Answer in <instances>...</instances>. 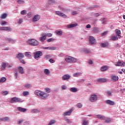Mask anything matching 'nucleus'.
Wrapping results in <instances>:
<instances>
[{"label":"nucleus","mask_w":125,"mask_h":125,"mask_svg":"<svg viewBox=\"0 0 125 125\" xmlns=\"http://www.w3.org/2000/svg\"><path fill=\"white\" fill-rule=\"evenodd\" d=\"M64 60L67 63H76L78 59L70 56H66L64 57Z\"/></svg>","instance_id":"obj_1"},{"label":"nucleus","mask_w":125,"mask_h":125,"mask_svg":"<svg viewBox=\"0 0 125 125\" xmlns=\"http://www.w3.org/2000/svg\"><path fill=\"white\" fill-rule=\"evenodd\" d=\"M26 43L29 44V45H32L33 46H38V45H39V42L34 39L27 40Z\"/></svg>","instance_id":"obj_2"},{"label":"nucleus","mask_w":125,"mask_h":125,"mask_svg":"<svg viewBox=\"0 0 125 125\" xmlns=\"http://www.w3.org/2000/svg\"><path fill=\"white\" fill-rule=\"evenodd\" d=\"M9 102L10 103L13 104L15 103L24 102V100L19 98L14 97L10 99Z\"/></svg>","instance_id":"obj_3"},{"label":"nucleus","mask_w":125,"mask_h":125,"mask_svg":"<svg viewBox=\"0 0 125 125\" xmlns=\"http://www.w3.org/2000/svg\"><path fill=\"white\" fill-rule=\"evenodd\" d=\"M97 99L98 98L97 97V95L95 94H92L90 95L89 98V100L90 102H95V101H97Z\"/></svg>","instance_id":"obj_4"},{"label":"nucleus","mask_w":125,"mask_h":125,"mask_svg":"<svg viewBox=\"0 0 125 125\" xmlns=\"http://www.w3.org/2000/svg\"><path fill=\"white\" fill-rule=\"evenodd\" d=\"M42 56V52L41 51H39L34 53V58L38 59V58H41Z\"/></svg>","instance_id":"obj_5"},{"label":"nucleus","mask_w":125,"mask_h":125,"mask_svg":"<svg viewBox=\"0 0 125 125\" xmlns=\"http://www.w3.org/2000/svg\"><path fill=\"white\" fill-rule=\"evenodd\" d=\"M89 42L90 44H96V40L94 37L90 36L89 38Z\"/></svg>","instance_id":"obj_6"},{"label":"nucleus","mask_w":125,"mask_h":125,"mask_svg":"<svg viewBox=\"0 0 125 125\" xmlns=\"http://www.w3.org/2000/svg\"><path fill=\"white\" fill-rule=\"evenodd\" d=\"M46 40V36H45V33H43L41 35V37L39 38V41L41 42H43Z\"/></svg>","instance_id":"obj_7"},{"label":"nucleus","mask_w":125,"mask_h":125,"mask_svg":"<svg viewBox=\"0 0 125 125\" xmlns=\"http://www.w3.org/2000/svg\"><path fill=\"white\" fill-rule=\"evenodd\" d=\"M48 96V94H47L46 93H44V92L42 91L41 94H40V97H41V98L42 99H46Z\"/></svg>","instance_id":"obj_8"},{"label":"nucleus","mask_w":125,"mask_h":125,"mask_svg":"<svg viewBox=\"0 0 125 125\" xmlns=\"http://www.w3.org/2000/svg\"><path fill=\"white\" fill-rule=\"evenodd\" d=\"M71 78V75L69 74H65L62 77V81H67L68 80H70Z\"/></svg>","instance_id":"obj_9"},{"label":"nucleus","mask_w":125,"mask_h":125,"mask_svg":"<svg viewBox=\"0 0 125 125\" xmlns=\"http://www.w3.org/2000/svg\"><path fill=\"white\" fill-rule=\"evenodd\" d=\"M41 19V16L39 15H36L34 16V17L32 18V21L33 22H37V21H39Z\"/></svg>","instance_id":"obj_10"},{"label":"nucleus","mask_w":125,"mask_h":125,"mask_svg":"<svg viewBox=\"0 0 125 125\" xmlns=\"http://www.w3.org/2000/svg\"><path fill=\"white\" fill-rule=\"evenodd\" d=\"M125 62L123 61H119L118 62H116L114 64L115 66H117L119 67H123L125 66Z\"/></svg>","instance_id":"obj_11"},{"label":"nucleus","mask_w":125,"mask_h":125,"mask_svg":"<svg viewBox=\"0 0 125 125\" xmlns=\"http://www.w3.org/2000/svg\"><path fill=\"white\" fill-rule=\"evenodd\" d=\"M56 14L57 15H58V16H61V17H63V18H66L67 17V16L66 15L64 14L63 13H61V12L59 11H56Z\"/></svg>","instance_id":"obj_12"},{"label":"nucleus","mask_w":125,"mask_h":125,"mask_svg":"<svg viewBox=\"0 0 125 125\" xmlns=\"http://www.w3.org/2000/svg\"><path fill=\"white\" fill-rule=\"evenodd\" d=\"M105 103L107 105H110V106H113V105H115V102L110 100L105 101Z\"/></svg>","instance_id":"obj_13"},{"label":"nucleus","mask_w":125,"mask_h":125,"mask_svg":"<svg viewBox=\"0 0 125 125\" xmlns=\"http://www.w3.org/2000/svg\"><path fill=\"white\" fill-rule=\"evenodd\" d=\"M0 30L1 31H7V32H10V31H11V28H10V27H0Z\"/></svg>","instance_id":"obj_14"},{"label":"nucleus","mask_w":125,"mask_h":125,"mask_svg":"<svg viewBox=\"0 0 125 125\" xmlns=\"http://www.w3.org/2000/svg\"><path fill=\"white\" fill-rule=\"evenodd\" d=\"M77 26H78V23H70L66 25V28H67V29H71V28H74V27H77Z\"/></svg>","instance_id":"obj_15"},{"label":"nucleus","mask_w":125,"mask_h":125,"mask_svg":"<svg viewBox=\"0 0 125 125\" xmlns=\"http://www.w3.org/2000/svg\"><path fill=\"white\" fill-rule=\"evenodd\" d=\"M17 109L18 111L19 112H21L22 113H25V112H27V111H28L27 108H24L21 107H18Z\"/></svg>","instance_id":"obj_16"},{"label":"nucleus","mask_w":125,"mask_h":125,"mask_svg":"<svg viewBox=\"0 0 125 125\" xmlns=\"http://www.w3.org/2000/svg\"><path fill=\"white\" fill-rule=\"evenodd\" d=\"M16 58L19 59V60H21L22 58H24V54L22 53H19L16 55Z\"/></svg>","instance_id":"obj_17"},{"label":"nucleus","mask_w":125,"mask_h":125,"mask_svg":"<svg viewBox=\"0 0 125 125\" xmlns=\"http://www.w3.org/2000/svg\"><path fill=\"white\" fill-rule=\"evenodd\" d=\"M72 112H73V110L70 109L67 112H63L62 114V116L63 117H65L66 116H70L71 114H72Z\"/></svg>","instance_id":"obj_18"},{"label":"nucleus","mask_w":125,"mask_h":125,"mask_svg":"<svg viewBox=\"0 0 125 125\" xmlns=\"http://www.w3.org/2000/svg\"><path fill=\"white\" fill-rule=\"evenodd\" d=\"M111 80L113 82H117V81H119V77L116 75H112L111 76Z\"/></svg>","instance_id":"obj_19"},{"label":"nucleus","mask_w":125,"mask_h":125,"mask_svg":"<svg viewBox=\"0 0 125 125\" xmlns=\"http://www.w3.org/2000/svg\"><path fill=\"white\" fill-rule=\"evenodd\" d=\"M115 32L117 35V36L118 37L119 39H121V38H122V36H121V30H119V29H116L115 30Z\"/></svg>","instance_id":"obj_20"},{"label":"nucleus","mask_w":125,"mask_h":125,"mask_svg":"<svg viewBox=\"0 0 125 125\" xmlns=\"http://www.w3.org/2000/svg\"><path fill=\"white\" fill-rule=\"evenodd\" d=\"M108 69H109V66L107 65L103 66L101 67L100 70L101 71V72H104L106 70H108Z\"/></svg>","instance_id":"obj_21"},{"label":"nucleus","mask_w":125,"mask_h":125,"mask_svg":"<svg viewBox=\"0 0 125 125\" xmlns=\"http://www.w3.org/2000/svg\"><path fill=\"white\" fill-rule=\"evenodd\" d=\"M5 41L9 42H11L13 44L15 43V40L11 39V38H5Z\"/></svg>","instance_id":"obj_22"},{"label":"nucleus","mask_w":125,"mask_h":125,"mask_svg":"<svg viewBox=\"0 0 125 125\" xmlns=\"http://www.w3.org/2000/svg\"><path fill=\"white\" fill-rule=\"evenodd\" d=\"M18 70L20 73V74H21L22 75V74H24V68L22 66H20L18 67Z\"/></svg>","instance_id":"obj_23"},{"label":"nucleus","mask_w":125,"mask_h":125,"mask_svg":"<svg viewBox=\"0 0 125 125\" xmlns=\"http://www.w3.org/2000/svg\"><path fill=\"white\" fill-rule=\"evenodd\" d=\"M98 83H106L107 80L104 78H100L97 80Z\"/></svg>","instance_id":"obj_24"},{"label":"nucleus","mask_w":125,"mask_h":125,"mask_svg":"<svg viewBox=\"0 0 125 125\" xmlns=\"http://www.w3.org/2000/svg\"><path fill=\"white\" fill-rule=\"evenodd\" d=\"M96 117L100 120H106V117L100 114L96 115Z\"/></svg>","instance_id":"obj_25"},{"label":"nucleus","mask_w":125,"mask_h":125,"mask_svg":"<svg viewBox=\"0 0 125 125\" xmlns=\"http://www.w3.org/2000/svg\"><path fill=\"white\" fill-rule=\"evenodd\" d=\"M101 47H106L107 46H108V45H109V43H108L107 42H104L103 43H101L100 44Z\"/></svg>","instance_id":"obj_26"},{"label":"nucleus","mask_w":125,"mask_h":125,"mask_svg":"<svg viewBox=\"0 0 125 125\" xmlns=\"http://www.w3.org/2000/svg\"><path fill=\"white\" fill-rule=\"evenodd\" d=\"M89 122H88V120L86 119H84L82 121V125H89Z\"/></svg>","instance_id":"obj_27"},{"label":"nucleus","mask_w":125,"mask_h":125,"mask_svg":"<svg viewBox=\"0 0 125 125\" xmlns=\"http://www.w3.org/2000/svg\"><path fill=\"white\" fill-rule=\"evenodd\" d=\"M42 93V91L39 90H36L34 92V94L35 95H37V96H40L41 94Z\"/></svg>","instance_id":"obj_28"},{"label":"nucleus","mask_w":125,"mask_h":125,"mask_svg":"<svg viewBox=\"0 0 125 125\" xmlns=\"http://www.w3.org/2000/svg\"><path fill=\"white\" fill-rule=\"evenodd\" d=\"M92 32L95 34H97L99 32V28L98 27H94Z\"/></svg>","instance_id":"obj_29"},{"label":"nucleus","mask_w":125,"mask_h":125,"mask_svg":"<svg viewBox=\"0 0 125 125\" xmlns=\"http://www.w3.org/2000/svg\"><path fill=\"white\" fill-rule=\"evenodd\" d=\"M43 49H50V50H55L56 48L55 47H44Z\"/></svg>","instance_id":"obj_30"},{"label":"nucleus","mask_w":125,"mask_h":125,"mask_svg":"<svg viewBox=\"0 0 125 125\" xmlns=\"http://www.w3.org/2000/svg\"><path fill=\"white\" fill-rule=\"evenodd\" d=\"M83 74V72H76L73 74V77H75V78H78V77L81 76Z\"/></svg>","instance_id":"obj_31"},{"label":"nucleus","mask_w":125,"mask_h":125,"mask_svg":"<svg viewBox=\"0 0 125 125\" xmlns=\"http://www.w3.org/2000/svg\"><path fill=\"white\" fill-rule=\"evenodd\" d=\"M69 91H71V92H77V91H78V88L76 87H71L69 89Z\"/></svg>","instance_id":"obj_32"},{"label":"nucleus","mask_w":125,"mask_h":125,"mask_svg":"<svg viewBox=\"0 0 125 125\" xmlns=\"http://www.w3.org/2000/svg\"><path fill=\"white\" fill-rule=\"evenodd\" d=\"M7 16V14H6V13H4L0 16V18L1 19H5Z\"/></svg>","instance_id":"obj_33"},{"label":"nucleus","mask_w":125,"mask_h":125,"mask_svg":"<svg viewBox=\"0 0 125 125\" xmlns=\"http://www.w3.org/2000/svg\"><path fill=\"white\" fill-rule=\"evenodd\" d=\"M49 70L47 69H45L44 70V74H45V75H46L47 76L49 75Z\"/></svg>","instance_id":"obj_34"},{"label":"nucleus","mask_w":125,"mask_h":125,"mask_svg":"<svg viewBox=\"0 0 125 125\" xmlns=\"http://www.w3.org/2000/svg\"><path fill=\"white\" fill-rule=\"evenodd\" d=\"M24 86L25 88H26V89H28V88H30V87H31V84H29V83L25 84L24 85Z\"/></svg>","instance_id":"obj_35"},{"label":"nucleus","mask_w":125,"mask_h":125,"mask_svg":"<svg viewBox=\"0 0 125 125\" xmlns=\"http://www.w3.org/2000/svg\"><path fill=\"white\" fill-rule=\"evenodd\" d=\"M56 123V121L55 120H50V121L49 122V124H48V125H54V124Z\"/></svg>","instance_id":"obj_36"},{"label":"nucleus","mask_w":125,"mask_h":125,"mask_svg":"<svg viewBox=\"0 0 125 125\" xmlns=\"http://www.w3.org/2000/svg\"><path fill=\"white\" fill-rule=\"evenodd\" d=\"M17 2L19 4H23L25 3V1L23 0H17Z\"/></svg>","instance_id":"obj_37"},{"label":"nucleus","mask_w":125,"mask_h":125,"mask_svg":"<svg viewBox=\"0 0 125 125\" xmlns=\"http://www.w3.org/2000/svg\"><path fill=\"white\" fill-rule=\"evenodd\" d=\"M20 13L21 15H26L27 14V11L26 10H22Z\"/></svg>","instance_id":"obj_38"},{"label":"nucleus","mask_w":125,"mask_h":125,"mask_svg":"<svg viewBox=\"0 0 125 125\" xmlns=\"http://www.w3.org/2000/svg\"><path fill=\"white\" fill-rule=\"evenodd\" d=\"M111 121H112V119L110 118H107L105 120V123L106 124H109V123H110V122H111Z\"/></svg>","instance_id":"obj_39"},{"label":"nucleus","mask_w":125,"mask_h":125,"mask_svg":"<svg viewBox=\"0 0 125 125\" xmlns=\"http://www.w3.org/2000/svg\"><path fill=\"white\" fill-rule=\"evenodd\" d=\"M5 81H6V78H5V77H2L0 79V83H4Z\"/></svg>","instance_id":"obj_40"},{"label":"nucleus","mask_w":125,"mask_h":125,"mask_svg":"<svg viewBox=\"0 0 125 125\" xmlns=\"http://www.w3.org/2000/svg\"><path fill=\"white\" fill-rule=\"evenodd\" d=\"M14 77H15L16 80H17L18 79V77H19L18 72H17V71H15L14 72Z\"/></svg>","instance_id":"obj_41"},{"label":"nucleus","mask_w":125,"mask_h":125,"mask_svg":"<svg viewBox=\"0 0 125 125\" xmlns=\"http://www.w3.org/2000/svg\"><path fill=\"white\" fill-rule=\"evenodd\" d=\"M6 66H7V64L5 62H2V66H1L2 70H4V69H5V67H6Z\"/></svg>","instance_id":"obj_42"},{"label":"nucleus","mask_w":125,"mask_h":125,"mask_svg":"<svg viewBox=\"0 0 125 125\" xmlns=\"http://www.w3.org/2000/svg\"><path fill=\"white\" fill-rule=\"evenodd\" d=\"M24 55L26 57H30L31 56V53L29 52H26L24 53Z\"/></svg>","instance_id":"obj_43"},{"label":"nucleus","mask_w":125,"mask_h":125,"mask_svg":"<svg viewBox=\"0 0 125 125\" xmlns=\"http://www.w3.org/2000/svg\"><path fill=\"white\" fill-rule=\"evenodd\" d=\"M55 41V39L50 38L47 40V42H54Z\"/></svg>","instance_id":"obj_44"},{"label":"nucleus","mask_w":125,"mask_h":125,"mask_svg":"<svg viewBox=\"0 0 125 125\" xmlns=\"http://www.w3.org/2000/svg\"><path fill=\"white\" fill-rule=\"evenodd\" d=\"M29 93L28 91H23L22 94L23 96H28V95H29Z\"/></svg>","instance_id":"obj_45"},{"label":"nucleus","mask_w":125,"mask_h":125,"mask_svg":"<svg viewBox=\"0 0 125 125\" xmlns=\"http://www.w3.org/2000/svg\"><path fill=\"white\" fill-rule=\"evenodd\" d=\"M117 40H119V37L116 36H112V40L113 41H117Z\"/></svg>","instance_id":"obj_46"},{"label":"nucleus","mask_w":125,"mask_h":125,"mask_svg":"<svg viewBox=\"0 0 125 125\" xmlns=\"http://www.w3.org/2000/svg\"><path fill=\"white\" fill-rule=\"evenodd\" d=\"M105 93L107 95H108V96H112V92L110 91H106Z\"/></svg>","instance_id":"obj_47"},{"label":"nucleus","mask_w":125,"mask_h":125,"mask_svg":"<svg viewBox=\"0 0 125 125\" xmlns=\"http://www.w3.org/2000/svg\"><path fill=\"white\" fill-rule=\"evenodd\" d=\"M83 51H84L85 53L87 54L90 53V51L89 50V49H83Z\"/></svg>","instance_id":"obj_48"},{"label":"nucleus","mask_w":125,"mask_h":125,"mask_svg":"<svg viewBox=\"0 0 125 125\" xmlns=\"http://www.w3.org/2000/svg\"><path fill=\"white\" fill-rule=\"evenodd\" d=\"M2 95H7L8 92L7 91H4L1 92Z\"/></svg>","instance_id":"obj_49"},{"label":"nucleus","mask_w":125,"mask_h":125,"mask_svg":"<svg viewBox=\"0 0 125 125\" xmlns=\"http://www.w3.org/2000/svg\"><path fill=\"white\" fill-rule=\"evenodd\" d=\"M45 59H46V60H47V59L50 58V57H51V55H46L44 56Z\"/></svg>","instance_id":"obj_50"},{"label":"nucleus","mask_w":125,"mask_h":125,"mask_svg":"<svg viewBox=\"0 0 125 125\" xmlns=\"http://www.w3.org/2000/svg\"><path fill=\"white\" fill-rule=\"evenodd\" d=\"M56 34H57V35H58L59 36H62V31L61 30L58 31L56 32Z\"/></svg>","instance_id":"obj_51"},{"label":"nucleus","mask_w":125,"mask_h":125,"mask_svg":"<svg viewBox=\"0 0 125 125\" xmlns=\"http://www.w3.org/2000/svg\"><path fill=\"white\" fill-rule=\"evenodd\" d=\"M65 121L66 122L67 124H72V123H73L68 119H65Z\"/></svg>","instance_id":"obj_52"},{"label":"nucleus","mask_w":125,"mask_h":125,"mask_svg":"<svg viewBox=\"0 0 125 125\" xmlns=\"http://www.w3.org/2000/svg\"><path fill=\"white\" fill-rule=\"evenodd\" d=\"M77 106L78 107V108H82L83 107V104L81 103H78L77 104Z\"/></svg>","instance_id":"obj_53"},{"label":"nucleus","mask_w":125,"mask_h":125,"mask_svg":"<svg viewBox=\"0 0 125 125\" xmlns=\"http://www.w3.org/2000/svg\"><path fill=\"white\" fill-rule=\"evenodd\" d=\"M45 90L47 93H50V89L49 88H45Z\"/></svg>","instance_id":"obj_54"},{"label":"nucleus","mask_w":125,"mask_h":125,"mask_svg":"<svg viewBox=\"0 0 125 125\" xmlns=\"http://www.w3.org/2000/svg\"><path fill=\"white\" fill-rule=\"evenodd\" d=\"M61 88L62 90H66V89H67V86H66L65 85H62Z\"/></svg>","instance_id":"obj_55"},{"label":"nucleus","mask_w":125,"mask_h":125,"mask_svg":"<svg viewBox=\"0 0 125 125\" xmlns=\"http://www.w3.org/2000/svg\"><path fill=\"white\" fill-rule=\"evenodd\" d=\"M45 35L46 37H52V34L51 33H45Z\"/></svg>","instance_id":"obj_56"},{"label":"nucleus","mask_w":125,"mask_h":125,"mask_svg":"<svg viewBox=\"0 0 125 125\" xmlns=\"http://www.w3.org/2000/svg\"><path fill=\"white\" fill-rule=\"evenodd\" d=\"M49 1L51 4H54L55 3V0H49Z\"/></svg>","instance_id":"obj_57"},{"label":"nucleus","mask_w":125,"mask_h":125,"mask_svg":"<svg viewBox=\"0 0 125 125\" xmlns=\"http://www.w3.org/2000/svg\"><path fill=\"white\" fill-rule=\"evenodd\" d=\"M23 122H24V120L23 119H21V120H19L17 124L18 125H21V124H22V123H23Z\"/></svg>","instance_id":"obj_58"},{"label":"nucleus","mask_w":125,"mask_h":125,"mask_svg":"<svg viewBox=\"0 0 125 125\" xmlns=\"http://www.w3.org/2000/svg\"><path fill=\"white\" fill-rule=\"evenodd\" d=\"M23 22V19H19V21L18 22V23L20 24H22V23Z\"/></svg>","instance_id":"obj_59"},{"label":"nucleus","mask_w":125,"mask_h":125,"mask_svg":"<svg viewBox=\"0 0 125 125\" xmlns=\"http://www.w3.org/2000/svg\"><path fill=\"white\" fill-rule=\"evenodd\" d=\"M27 16L28 17V18H31V16H32V13L29 12L27 14Z\"/></svg>","instance_id":"obj_60"},{"label":"nucleus","mask_w":125,"mask_h":125,"mask_svg":"<svg viewBox=\"0 0 125 125\" xmlns=\"http://www.w3.org/2000/svg\"><path fill=\"white\" fill-rule=\"evenodd\" d=\"M31 113H37L38 112V110L34 109H32L31 110Z\"/></svg>","instance_id":"obj_61"},{"label":"nucleus","mask_w":125,"mask_h":125,"mask_svg":"<svg viewBox=\"0 0 125 125\" xmlns=\"http://www.w3.org/2000/svg\"><path fill=\"white\" fill-rule=\"evenodd\" d=\"M107 33H108V31H104L103 33H102V36H106V35H107Z\"/></svg>","instance_id":"obj_62"},{"label":"nucleus","mask_w":125,"mask_h":125,"mask_svg":"<svg viewBox=\"0 0 125 125\" xmlns=\"http://www.w3.org/2000/svg\"><path fill=\"white\" fill-rule=\"evenodd\" d=\"M3 121H6L8 122V121H9V118L5 117L3 119Z\"/></svg>","instance_id":"obj_63"},{"label":"nucleus","mask_w":125,"mask_h":125,"mask_svg":"<svg viewBox=\"0 0 125 125\" xmlns=\"http://www.w3.org/2000/svg\"><path fill=\"white\" fill-rule=\"evenodd\" d=\"M6 24H7V22L5 21H2L1 23V26H3V25H5Z\"/></svg>","instance_id":"obj_64"}]
</instances>
